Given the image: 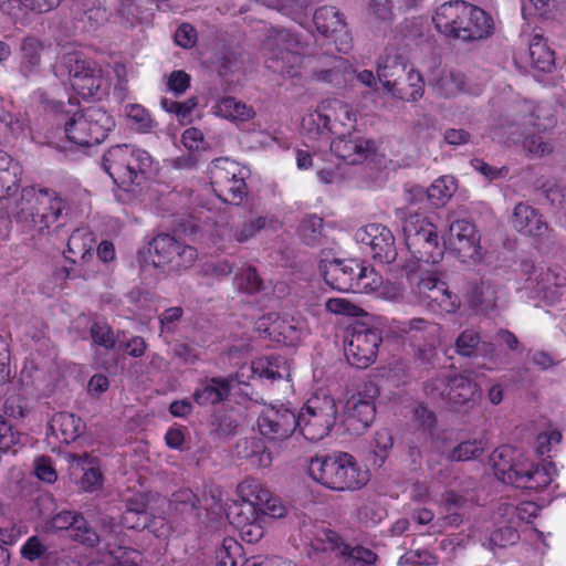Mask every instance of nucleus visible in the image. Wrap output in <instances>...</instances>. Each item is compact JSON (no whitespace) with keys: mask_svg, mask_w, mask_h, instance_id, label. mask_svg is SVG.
I'll list each match as a JSON object with an SVG mask.
<instances>
[{"mask_svg":"<svg viewBox=\"0 0 566 566\" xmlns=\"http://www.w3.org/2000/svg\"><path fill=\"white\" fill-rule=\"evenodd\" d=\"M493 470L495 476L503 483L530 492H542L557 474L556 465L552 461H534L516 454V451L502 446L493 452Z\"/></svg>","mask_w":566,"mask_h":566,"instance_id":"f257e3e1","label":"nucleus"},{"mask_svg":"<svg viewBox=\"0 0 566 566\" xmlns=\"http://www.w3.org/2000/svg\"><path fill=\"white\" fill-rule=\"evenodd\" d=\"M307 473L314 482L338 492L361 490L370 480L369 470L344 451L311 458Z\"/></svg>","mask_w":566,"mask_h":566,"instance_id":"f03ea898","label":"nucleus"},{"mask_svg":"<svg viewBox=\"0 0 566 566\" xmlns=\"http://www.w3.org/2000/svg\"><path fill=\"white\" fill-rule=\"evenodd\" d=\"M67 208V201L55 190L27 187L21 191L14 219L24 231L45 235L50 234L52 227L55 229L61 227L60 223H56Z\"/></svg>","mask_w":566,"mask_h":566,"instance_id":"7ed1b4c3","label":"nucleus"},{"mask_svg":"<svg viewBox=\"0 0 566 566\" xmlns=\"http://www.w3.org/2000/svg\"><path fill=\"white\" fill-rule=\"evenodd\" d=\"M238 500L228 510L227 516L237 530L256 522L261 516L281 518L286 507L260 480L245 478L237 486Z\"/></svg>","mask_w":566,"mask_h":566,"instance_id":"20e7f679","label":"nucleus"},{"mask_svg":"<svg viewBox=\"0 0 566 566\" xmlns=\"http://www.w3.org/2000/svg\"><path fill=\"white\" fill-rule=\"evenodd\" d=\"M321 270L326 284L340 292L369 294L382 285V276L357 259H334Z\"/></svg>","mask_w":566,"mask_h":566,"instance_id":"39448f33","label":"nucleus"},{"mask_svg":"<svg viewBox=\"0 0 566 566\" xmlns=\"http://www.w3.org/2000/svg\"><path fill=\"white\" fill-rule=\"evenodd\" d=\"M151 165L153 157L148 151L127 144L112 146L102 159V166L113 182L125 190Z\"/></svg>","mask_w":566,"mask_h":566,"instance_id":"423d86ee","label":"nucleus"},{"mask_svg":"<svg viewBox=\"0 0 566 566\" xmlns=\"http://www.w3.org/2000/svg\"><path fill=\"white\" fill-rule=\"evenodd\" d=\"M405 242L411 256L428 264L442 260L446 244L440 241L437 227L422 213H410L402 222Z\"/></svg>","mask_w":566,"mask_h":566,"instance_id":"0eeeda50","label":"nucleus"},{"mask_svg":"<svg viewBox=\"0 0 566 566\" xmlns=\"http://www.w3.org/2000/svg\"><path fill=\"white\" fill-rule=\"evenodd\" d=\"M337 415L338 408L334 397L324 391L315 392L296 413L298 430L306 440L321 441L329 434Z\"/></svg>","mask_w":566,"mask_h":566,"instance_id":"6e6552de","label":"nucleus"},{"mask_svg":"<svg viewBox=\"0 0 566 566\" xmlns=\"http://www.w3.org/2000/svg\"><path fill=\"white\" fill-rule=\"evenodd\" d=\"M547 124L534 123L533 114H514V120L507 123V130L503 124H495L492 127V137L503 140H513L525 134L523 147L526 151L535 156H544L551 153L549 143L545 142L547 129L554 125L553 119H547Z\"/></svg>","mask_w":566,"mask_h":566,"instance_id":"1a4fd4ad","label":"nucleus"},{"mask_svg":"<svg viewBox=\"0 0 566 566\" xmlns=\"http://www.w3.org/2000/svg\"><path fill=\"white\" fill-rule=\"evenodd\" d=\"M209 174L212 190L222 202L239 206L244 201L249 175L245 168L234 160L218 158L212 161Z\"/></svg>","mask_w":566,"mask_h":566,"instance_id":"9d476101","label":"nucleus"},{"mask_svg":"<svg viewBox=\"0 0 566 566\" xmlns=\"http://www.w3.org/2000/svg\"><path fill=\"white\" fill-rule=\"evenodd\" d=\"M406 71V65L400 57H386L384 62L378 63L377 78L384 88L391 92L402 101L417 102L423 95V81L419 72L410 70L408 72V84L401 82V75Z\"/></svg>","mask_w":566,"mask_h":566,"instance_id":"9b49d317","label":"nucleus"},{"mask_svg":"<svg viewBox=\"0 0 566 566\" xmlns=\"http://www.w3.org/2000/svg\"><path fill=\"white\" fill-rule=\"evenodd\" d=\"M378 396L377 385L366 381L347 400L343 423L348 433L360 436L370 427L376 417L375 400Z\"/></svg>","mask_w":566,"mask_h":566,"instance_id":"f8f14e48","label":"nucleus"},{"mask_svg":"<svg viewBox=\"0 0 566 566\" xmlns=\"http://www.w3.org/2000/svg\"><path fill=\"white\" fill-rule=\"evenodd\" d=\"M150 250L155 266L175 272L189 269L198 258L196 248L185 244L169 233L156 235L150 243Z\"/></svg>","mask_w":566,"mask_h":566,"instance_id":"ddd939ff","label":"nucleus"},{"mask_svg":"<svg viewBox=\"0 0 566 566\" xmlns=\"http://www.w3.org/2000/svg\"><path fill=\"white\" fill-rule=\"evenodd\" d=\"M268 46L269 69L291 77L298 75L297 70L302 65L303 55L298 52L300 41L293 33L285 29L275 30L269 38Z\"/></svg>","mask_w":566,"mask_h":566,"instance_id":"4468645a","label":"nucleus"},{"mask_svg":"<svg viewBox=\"0 0 566 566\" xmlns=\"http://www.w3.org/2000/svg\"><path fill=\"white\" fill-rule=\"evenodd\" d=\"M382 342L381 331L364 323L356 324L347 339L345 356L348 363L359 369L373 365Z\"/></svg>","mask_w":566,"mask_h":566,"instance_id":"2eb2a0df","label":"nucleus"},{"mask_svg":"<svg viewBox=\"0 0 566 566\" xmlns=\"http://www.w3.org/2000/svg\"><path fill=\"white\" fill-rule=\"evenodd\" d=\"M256 423L260 434L272 442L284 441L298 429L295 410L284 403L265 405Z\"/></svg>","mask_w":566,"mask_h":566,"instance_id":"dca6fc26","label":"nucleus"},{"mask_svg":"<svg viewBox=\"0 0 566 566\" xmlns=\"http://www.w3.org/2000/svg\"><path fill=\"white\" fill-rule=\"evenodd\" d=\"M416 294L422 305L437 314L454 313L461 304L460 297L449 290L448 284L431 273L420 277Z\"/></svg>","mask_w":566,"mask_h":566,"instance_id":"f3484780","label":"nucleus"},{"mask_svg":"<svg viewBox=\"0 0 566 566\" xmlns=\"http://www.w3.org/2000/svg\"><path fill=\"white\" fill-rule=\"evenodd\" d=\"M480 233L475 224L467 218L457 219L450 222L449 229L442 243L459 259H475L481 249Z\"/></svg>","mask_w":566,"mask_h":566,"instance_id":"a211bd4d","label":"nucleus"},{"mask_svg":"<svg viewBox=\"0 0 566 566\" xmlns=\"http://www.w3.org/2000/svg\"><path fill=\"white\" fill-rule=\"evenodd\" d=\"M359 240L369 245L373 259L381 264H390L396 261L398 252L395 237L390 229L379 223L367 224L357 233Z\"/></svg>","mask_w":566,"mask_h":566,"instance_id":"6ab92c4d","label":"nucleus"},{"mask_svg":"<svg viewBox=\"0 0 566 566\" xmlns=\"http://www.w3.org/2000/svg\"><path fill=\"white\" fill-rule=\"evenodd\" d=\"M313 21L317 31L325 38L333 39L339 46L338 51H347L350 48V36L344 14L333 6H323L314 12Z\"/></svg>","mask_w":566,"mask_h":566,"instance_id":"aec40b11","label":"nucleus"},{"mask_svg":"<svg viewBox=\"0 0 566 566\" xmlns=\"http://www.w3.org/2000/svg\"><path fill=\"white\" fill-rule=\"evenodd\" d=\"M170 507L182 515L188 514L200 517L202 511L210 515L221 510V500L212 493L210 495L203 493L199 497L190 489H181L172 493Z\"/></svg>","mask_w":566,"mask_h":566,"instance_id":"412c9836","label":"nucleus"},{"mask_svg":"<svg viewBox=\"0 0 566 566\" xmlns=\"http://www.w3.org/2000/svg\"><path fill=\"white\" fill-rule=\"evenodd\" d=\"M335 136L331 143V151L345 164H361L374 151V143L369 139L353 135L352 133Z\"/></svg>","mask_w":566,"mask_h":566,"instance_id":"4be33fe9","label":"nucleus"},{"mask_svg":"<svg viewBox=\"0 0 566 566\" xmlns=\"http://www.w3.org/2000/svg\"><path fill=\"white\" fill-rule=\"evenodd\" d=\"M465 19L459 24L454 39L462 42H474L489 38L494 32V22L483 9L469 4Z\"/></svg>","mask_w":566,"mask_h":566,"instance_id":"5701e85b","label":"nucleus"},{"mask_svg":"<svg viewBox=\"0 0 566 566\" xmlns=\"http://www.w3.org/2000/svg\"><path fill=\"white\" fill-rule=\"evenodd\" d=\"M268 331L275 342L286 346H295L308 334V325L300 314H283L271 323Z\"/></svg>","mask_w":566,"mask_h":566,"instance_id":"b1692460","label":"nucleus"},{"mask_svg":"<svg viewBox=\"0 0 566 566\" xmlns=\"http://www.w3.org/2000/svg\"><path fill=\"white\" fill-rule=\"evenodd\" d=\"M230 392V378L222 376L205 377L198 381L192 399L201 407L214 406L227 400Z\"/></svg>","mask_w":566,"mask_h":566,"instance_id":"393cba45","label":"nucleus"},{"mask_svg":"<svg viewBox=\"0 0 566 566\" xmlns=\"http://www.w3.org/2000/svg\"><path fill=\"white\" fill-rule=\"evenodd\" d=\"M469 2L452 0L440 4L432 17L436 29L448 38L454 39L459 24L465 19Z\"/></svg>","mask_w":566,"mask_h":566,"instance_id":"a878e982","label":"nucleus"},{"mask_svg":"<svg viewBox=\"0 0 566 566\" xmlns=\"http://www.w3.org/2000/svg\"><path fill=\"white\" fill-rule=\"evenodd\" d=\"M70 83L78 96L93 97L101 86L99 72L90 62L76 60L70 69Z\"/></svg>","mask_w":566,"mask_h":566,"instance_id":"bb28decb","label":"nucleus"},{"mask_svg":"<svg viewBox=\"0 0 566 566\" xmlns=\"http://www.w3.org/2000/svg\"><path fill=\"white\" fill-rule=\"evenodd\" d=\"M399 332L418 347H433L439 342L441 326L424 318H412L402 322Z\"/></svg>","mask_w":566,"mask_h":566,"instance_id":"cd10ccee","label":"nucleus"},{"mask_svg":"<svg viewBox=\"0 0 566 566\" xmlns=\"http://www.w3.org/2000/svg\"><path fill=\"white\" fill-rule=\"evenodd\" d=\"M324 536L329 542L328 548H338L342 556L346 557V566H375L378 560V556L375 552L364 546H350L345 543H340V536L331 530L324 531ZM327 549V546L322 548Z\"/></svg>","mask_w":566,"mask_h":566,"instance_id":"c85d7f7f","label":"nucleus"},{"mask_svg":"<svg viewBox=\"0 0 566 566\" xmlns=\"http://www.w3.org/2000/svg\"><path fill=\"white\" fill-rule=\"evenodd\" d=\"M512 226L517 232L532 237H542L549 230L543 214L537 209L523 202L514 207Z\"/></svg>","mask_w":566,"mask_h":566,"instance_id":"c756f323","label":"nucleus"},{"mask_svg":"<svg viewBox=\"0 0 566 566\" xmlns=\"http://www.w3.org/2000/svg\"><path fill=\"white\" fill-rule=\"evenodd\" d=\"M73 462L83 471L80 479V488L87 493L101 491L104 485V474L101 469L99 459L87 452L72 454Z\"/></svg>","mask_w":566,"mask_h":566,"instance_id":"7c9ffc66","label":"nucleus"},{"mask_svg":"<svg viewBox=\"0 0 566 566\" xmlns=\"http://www.w3.org/2000/svg\"><path fill=\"white\" fill-rule=\"evenodd\" d=\"M104 552L108 557L107 566H138L142 563L139 551L124 545V541L117 534H108L104 538Z\"/></svg>","mask_w":566,"mask_h":566,"instance_id":"2f4dec72","label":"nucleus"},{"mask_svg":"<svg viewBox=\"0 0 566 566\" xmlns=\"http://www.w3.org/2000/svg\"><path fill=\"white\" fill-rule=\"evenodd\" d=\"M313 76L318 82L340 88L355 78V70L347 59L334 56L326 67L314 71Z\"/></svg>","mask_w":566,"mask_h":566,"instance_id":"473e14b6","label":"nucleus"},{"mask_svg":"<svg viewBox=\"0 0 566 566\" xmlns=\"http://www.w3.org/2000/svg\"><path fill=\"white\" fill-rule=\"evenodd\" d=\"M94 245V233L88 228H77L69 237L64 256L74 264L85 263L93 258Z\"/></svg>","mask_w":566,"mask_h":566,"instance_id":"72a5a7b5","label":"nucleus"},{"mask_svg":"<svg viewBox=\"0 0 566 566\" xmlns=\"http://www.w3.org/2000/svg\"><path fill=\"white\" fill-rule=\"evenodd\" d=\"M323 111L329 112L331 132L333 135L352 133L357 123V114L343 101L332 98L323 101Z\"/></svg>","mask_w":566,"mask_h":566,"instance_id":"f704fd0d","label":"nucleus"},{"mask_svg":"<svg viewBox=\"0 0 566 566\" xmlns=\"http://www.w3.org/2000/svg\"><path fill=\"white\" fill-rule=\"evenodd\" d=\"M43 45L34 36L23 39L20 46L19 72L25 77L38 75L41 70Z\"/></svg>","mask_w":566,"mask_h":566,"instance_id":"c9c22d12","label":"nucleus"},{"mask_svg":"<svg viewBox=\"0 0 566 566\" xmlns=\"http://www.w3.org/2000/svg\"><path fill=\"white\" fill-rule=\"evenodd\" d=\"M71 10L74 19L81 21L88 31L108 20L106 8L93 0H73Z\"/></svg>","mask_w":566,"mask_h":566,"instance_id":"e433bc0d","label":"nucleus"},{"mask_svg":"<svg viewBox=\"0 0 566 566\" xmlns=\"http://www.w3.org/2000/svg\"><path fill=\"white\" fill-rule=\"evenodd\" d=\"M251 369L255 377L270 381L281 380L290 376L287 361L280 355L256 358L252 361Z\"/></svg>","mask_w":566,"mask_h":566,"instance_id":"4c0bfd02","label":"nucleus"},{"mask_svg":"<svg viewBox=\"0 0 566 566\" xmlns=\"http://www.w3.org/2000/svg\"><path fill=\"white\" fill-rule=\"evenodd\" d=\"M84 109L88 120L87 130L92 136L91 146L98 145L106 139L109 132L115 127L114 117L98 106H88Z\"/></svg>","mask_w":566,"mask_h":566,"instance_id":"58836bf2","label":"nucleus"},{"mask_svg":"<svg viewBox=\"0 0 566 566\" xmlns=\"http://www.w3.org/2000/svg\"><path fill=\"white\" fill-rule=\"evenodd\" d=\"M51 428L57 431L56 437H59L62 442L69 444L84 433L86 424L74 413L59 412L53 417Z\"/></svg>","mask_w":566,"mask_h":566,"instance_id":"ea45409f","label":"nucleus"},{"mask_svg":"<svg viewBox=\"0 0 566 566\" xmlns=\"http://www.w3.org/2000/svg\"><path fill=\"white\" fill-rule=\"evenodd\" d=\"M528 55L532 67L539 72L549 73L555 67V53L539 34L531 39Z\"/></svg>","mask_w":566,"mask_h":566,"instance_id":"a19ab883","label":"nucleus"},{"mask_svg":"<svg viewBox=\"0 0 566 566\" xmlns=\"http://www.w3.org/2000/svg\"><path fill=\"white\" fill-rule=\"evenodd\" d=\"M21 168L12 157L0 149V199L13 195L20 182Z\"/></svg>","mask_w":566,"mask_h":566,"instance_id":"79ce46f5","label":"nucleus"},{"mask_svg":"<svg viewBox=\"0 0 566 566\" xmlns=\"http://www.w3.org/2000/svg\"><path fill=\"white\" fill-rule=\"evenodd\" d=\"M455 352L460 356L471 357L478 353L483 355H492L494 353V345L488 342H481L478 331L473 328L464 329L455 339Z\"/></svg>","mask_w":566,"mask_h":566,"instance_id":"37998d69","label":"nucleus"},{"mask_svg":"<svg viewBox=\"0 0 566 566\" xmlns=\"http://www.w3.org/2000/svg\"><path fill=\"white\" fill-rule=\"evenodd\" d=\"M214 113L232 122H248L255 116L252 106L232 96L220 98L214 105Z\"/></svg>","mask_w":566,"mask_h":566,"instance_id":"c03bdc74","label":"nucleus"},{"mask_svg":"<svg viewBox=\"0 0 566 566\" xmlns=\"http://www.w3.org/2000/svg\"><path fill=\"white\" fill-rule=\"evenodd\" d=\"M88 120L85 109L74 113L64 124V133L67 140L78 147H91Z\"/></svg>","mask_w":566,"mask_h":566,"instance_id":"a18cd8bd","label":"nucleus"},{"mask_svg":"<svg viewBox=\"0 0 566 566\" xmlns=\"http://www.w3.org/2000/svg\"><path fill=\"white\" fill-rule=\"evenodd\" d=\"M476 390L478 385L472 379L460 374H453L451 387L448 391V401L453 406H465L473 400Z\"/></svg>","mask_w":566,"mask_h":566,"instance_id":"49530a36","label":"nucleus"},{"mask_svg":"<svg viewBox=\"0 0 566 566\" xmlns=\"http://www.w3.org/2000/svg\"><path fill=\"white\" fill-rule=\"evenodd\" d=\"M323 108V101L316 109L310 112L302 118V128L310 137H322L333 135L331 132L329 112Z\"/></svg>","mask_w":566,"mask_h":566,"instance_id":"de8ad7c7","label":"nucleus"},{"mask_svg":"<svg viewBox=\"0 0 566 566\" xmlns=\"http://www.w3.org/2000/svg\"><path fill=\"white\" fill-rule=\"evenodd\" d=\"M521 266L523 272L528 274L525 289L533 291L537 296L546 297L553 276L552 272L548 269L536 268L530 261H523Z\"/></svg>","mask_w":566,"mask_h":566,"instance_id":"09e8293b","label":"nucleus"},{"mask_svg":"<svg viewBox=\"0 0 566 566\" xmlns=\"http://www.w3.org/2000/svg\"><path fill=\"white\" fill-rule=\"evenodd\" d=\"M120 523L128 530L150 528V518L147 505L143 501L129 500L122 514Z\"/></svg>","mask_w":566,"mask_h":566,"instance_id":"8fccbe9b","label":"nucleus"},{"mask_svg":"<svg viewBox=\"0 0 566 566\" xmlns=\"http://www.w3.org/2000/svg\"><path fill=\"white\" fill-rule=\"evenodd\" d=\"M62 0H0L1 12L12 15L15 10L46 13L60 6Z\"/></svg>","mask_w":566,"mask_h":566,"instance_id":"3c124183","label":"nucleus"},{"mask_svg":"<svg viewBox=\"0 0 566 566\" xmlns=\"http://www.w3.org/2000/svg\"><path fill=\"white\" fill-rule=\"evenodd\" d=\"M243 547L234 537H224L216 549V566H241Z\"/></svg>","mask_w":566,"mask_h":566,"instance_id":"603ef678","label":"nucleus"},{"mask_svg":"<svg viewBox=\"0 0 566 566\" xmlns=\"http://www.w3.org/2000/svg\"><path fill=\"white\" fill-rule=\"evenodd\" d=\"M457 189L453 178L442 176L436 179L427 189V197L430 203L434 207L444 206L452 197Z\"/></svg>","mask_w":566,"mask_h":566,"instance_id":"864d4df0","label":"nucleus"},{"mask_svg":"<svg viewBox=\"0 0 566 566\" xmlns=\"http://www.w3.org/2000/svg\"><path fill=\"white\" fill-rule=\"evenodd\" d=\"M465 87V76L461 72L450 71L440 76L437 82L439 93L444 97L460 94Z\"/></svg>","mask_w":566,"mask_h":566,"instance_id":"5fc2aeb1","label":"nucleus"},{"mask_svg":"<svg viewBox=\"0 0 566 566\" xmlns=\"http://www.w3.org/2000/svg\"><path fill=\"white\" fill-rule=\"evenodd\" d=\"M126 115L132 127L139 133H149L155 126L149 111L139 104L127 105Z\"/></svg>","mask_w":566,"mask_h":566,"instance_id":"6e6d98bb","label":"nucleus"},{"mask_svg":"<svg viewBox=\"0 0 566 566\" xmlns=\"http://www.w3.org/2000/svg\"><path fill=\"white\" fill-rule=\"evenodd\" d=\"M483 450L481 439L463 441L450 451L449 459L452 461H469L481 455Z\"/></svg>","mask_w":566,"mask_h":566,"instance_id":"4d7b16f0","label":"nucleus"},{"mask_svg":"<svg viewBox=\"0 0 566 566\" xmlns=\"http://www.w3.org/2000/svg\"><path fill=\"white\" fill-rule=\"evenodd\" d=\"M160 106L165 112L174 114L178 119L182 120L190 117L193 109L198 106V97L192 96L182 102L163 97Z\"/></svg>","mask_w":566,"mask_h":566,"instance_id":"13d9d810","label":"nucleus"},{"mask_svg":"<svg viewBox=\"0 0 566 566\" xmlns=\"http://www.w3.org/2000/svg\"><path fill=\"white\" fill-rule=\"evenodd\" d=\"M323 219L316 214L306 216L300 227L298 232L307 245H314L322 235Z\"/></svg>","mask_w":566,"mask_h":566,"instance_id":"bf43d9fd","label":"nucleus"},{"mask_svg":"<svg viewBox=\"0 0 566 566\" xmlns=\"http://www.w3.org/2000/svg\"><path fill=\"white\" fill-rule=\"evenodd\" d=\"M520 539L518 531L511 526L505 525L494 530L489 537V548L494 551L497 548H504L516 544Z\"/></svg>","mask_w":566,"mask_h":566,"instance_id":"052dcab7","label":"nucleus"},{"mask_svg":"<svg viewBox=\"0 0 566 566\" xmlns=\"http://www.w3.org/2000/svg\"><path fill=\"white\" fill-rule=\"evenodd\" d=\"M271 219L269 217L259 216L256 218L244 221L234 231V238L238 242H247L254 238L261 230L269 227Z\"/></svg>","mask_w":566,"mask_h":566,"instance_id":"680f3d73","label":"nucleus"},{"mask_svg":"<svg viewBox=\"0 0 566 566\" xmlns=\"http://www.w3.org/2000/svg\"><path fill=\"white\" fill-rule=\"evenodd\" d=\"M374 463L381 467L388 455V451L392 448L394 440L390 431L387 428H381L375 431L374 439Z\"/></svg>","mask_w":566,"mask_h":566,"instance_id":"e2e57ef3","label":"nucleus"},{"mask_svg":"<svg viewBox=\"0 0 566 566\" xmlns=\"http://www.w3.org/2000/svg\"><path fill=\"white\" fill-rule=\"evenodd\" d=\"M235 281L240 291L254 294L261 291L263 281L253 266L242 269L237 275Z\"/></svg>","mask_w":566,"mask_h":566,"instance_id":"0e129e2a","label":"nucleus"},{"mask_svg":"<svg viewBox=\"0 0 566 566\" xmlns=\"http://www.w3.org/2000/svg\"><path fill=\"white\" fill-rule=\"evenodd\" d=\"M70 536L74 541L90 547H94L101 541L99 535L90 526L88 522L83 516L77 518V522H75V525L70 532Z\"/></svg>","mask_w":566,"mask_h":566,"instance_id":"69168bd1","label":"nucleus"},{"mask_svg":"<svg viewBox=\"0 0 566 566\" xmlns=\"http://www.w3.org/2000/svg\"><path fill=\"white\" fill-rule=\"evenodd\" d=\"M3 412L12 419H23L30 412L28 399L21 394H10L4 400Z\"/></svg>","mask_w":566,"mask_h":566,"instance_id":"338daca9","label":"nucleus"},{"mask_svg":"<svg viewBox=\"0 0 566 566\" xmlns=\"http://www.w3.org/2000/svg\"><path fill=\"white\" fill-rule=\"evenodd\" d=\"M452 373H443L430 379L424 385L427 396L434 400H448V391L451 387Z\"/></svg>","mask_w":566,"mask_h":566,"instance_id":"774afa93","label":"nucleus"}]
</instances>
